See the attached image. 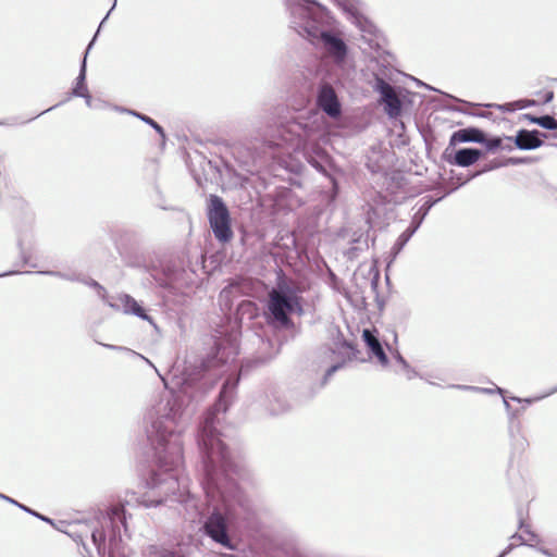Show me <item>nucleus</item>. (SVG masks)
I'll return each mask as SVG.
<instances>
[{
  "instance_id": "f257e3e1",
  "label": "nucleus",
  "mask_w": 557,
  "mask_h": 557,
  "mask_svg": "<svg viewBox=\"0 0 557 557\" xmlns=\"http://www.w3.org/2000/svg\"><path fill=\"white\" fill-rule=\"evenodd\" d=\"M238 381L239 376L224 382L219 400L207 413L198 436L203 468L201 485L207 505L212 507L203 530L212 541L227 549L235 548L228 525L237 520L247 519L252 511L250 499L239 490L234 480L237 466L231 459L228 449L216 429V412L226 411Z\"/></svg>"
},
{
  "instance_id": "f03ea898",
  "label": "nucleus",
  "mask_w": 557,
  "mask_h": 557,
  "mask_svg": "<svg viewBox=\"0 0 557 557\" xmlns=\"http://www.w3.org/2000/svg\"><path fill=\"white\" fill-rule=\"evenodd\" d=\"M187 416L185 399L173 393L162 395L145 413L147 441L159 461V471L147 484L158 495L172 496L183 508L185 518L194 521L203 513V506L180 482L177 472L183 461V444L177 428Z\"/></svg>"
},
{
  "instance_id": "7ed1b4c3",
  "label": "nucleus",
  "mask_w": 557,
  "mask_h": 557,
  "mask_svg": "<svg viewBox=\"0 0 557 557\" xmlns=\"http://www.w3.org/2000/svg\"><path fill=\"white\" fill-rule=\"evenodd\" d=\"M37 519L51 523L57 530L81 543L86 557H124L122 529L126 531V517L123 506H113L104 515L91 522L59 521L54 524L48 517L37 512Z\"/></svg>"
},
{
  "instance_id": "20e7f679",
  "label": "nucleus",
  "mask_w": 557,
  "mask_h": 557,
  "mask_svg": "<svg viewBox=\"0 0 557 557\" xmlns=\"http://www.w3.org/2000/svg\"><path fill=\"white\" fill-rule=\"evenodd\" d=\"M292 27L309 40H318L324 52L335 63H342L347 55L345 41L323 28L324 9L314 0H286Z\"/></svg>"
},
{
  "instance_id": "39448f33",
  "label": "nucleus",
  "mask_w": 557,
  "mask_h": 557,
  "mask_svg": "<svg viewBox=\"0 0 557 557\" xmlns=\"http://www.w3.org/2000/svg\"><path fill=\"white\" fill-rule=\"evenodd\" d=\"M267 320L276 327L288 329L293 325L290 314H301L299 288L288 278L280 276L275 287L268 294Z\"/></svg>"
},
{
  "instance_id": "423d86ee",
  "label": "nucleus",
  "mask_w": 557,
  "mask_h": 557,
  "mask_svg": "<svg viewBox=\"0 0 557 557\" xmlns=\"http://www.w3.org/2000/svg\"><path fill=\"white\" fill-rule=\"evenodd\" d=\"M238 354L236 341L233 338H221L214 344V351L206 359L195 360V362L187 361L185 367V381L194 383L200 380L203 374L211 369L226 363Z\"/></svg>"
},
{
  "instance_id": "0eeeda50",
  "label": "nucleus",
  "mask_w": 557,
  "mask_h": 557,
  "mask_svg": "<svg viewBox=\"0 0 557 557\" xmlns=\"http://www.w3.org/2000/svg\"><path fill=\"white\" fill-rule=\"evenodd\" d=\"M207 216L214 237L220 243H227L233 238L230 211L221 197L209 196Z\"/></svg>"
},
{
  "instance_id": "6e6552de",
  "label": "nucleus",
  "mask_w": 557,
  "mask_h": 557,
  "mask_svg": "<svg viewBox=\"0 0 557 557\" xmlns=\"http://www.w3.org/2000/svg\"><path fill=\"white\" fill-rule=\"evenodd\" d=\"M17 246L20 248L21 262H17L15 265L17 269L8 270L0 273V277H5L14 274H28L30 275V271L22 272L20 268L25 265H29L35 268V263H32V249H33V235L32 232L23 231L21 226H17Z\"/></svg>"
},
{
  "instance_id": "1a4fd4ad",
  "label": "nucleus",
  "mask_w": 557,
  "mask_h": 557,
  "mask_svg": "<svg viewBox=\"0 0 557 557\" xmlns=\"http://www.w3.org/2000/svg\"><path fill=\"white\" fill-rule=\"evenodd\" d=\"M373 88L381 96L380 100L384 104L385 113L389 117L399 116L403 104L393 86L382 77L376 76Z\"/></svg>"
},
{
  "instance_id": "9d476101",
  "label": "nucleus",
  "mask_w": 557,
  "mask_h": 557,
  "mask_svg": "<svg viewBox=\"0 0 557 557\" xmlns=\"http://www.w3.org/2000/svg\"><path fill=\"white\" fill-rule=\"evenodd\" d=\"M318 107L331 119H337L342 114V106L336 91L330 84H322L317 96Z\"/></svg>"
},
{
  "instance_id": "9b49d317",
  "label": "nucleus",
  "mask_w": 557,
  "mask_h": 557,
  "mask_svg": "<svg viewBox=\"0 0 557 557\" xmlns=\"http://www.w3.org/2000/svg\"><path fill=\"white\" fill-rule=\"evenodd\" d=\"M354 24L362 32H371V23L360 12L357 0H336Z\"/></svg>"
},
{
  "instance_id": "f8f14e48",
  "label": "nucleus",
  "mask_w": 557,
  "mask_h": 557,
  "mask_svg": "<svg viewBox=\"0 0 557 557\" xmlns=\"http://www.w3.org/2000/svg\"><path fill=\"white\" fill-rule=\"evenodd\" d=\"M542 136L545 137L546 135L537 129H521L515 137V144L521 150L536 149L543 145Z\"/></svg>"
},
{
  "instance_id": "ddd939ff",
  "label": "nucleus",
  "mask_w": 557,
  "mask_h": 557,
  "mask_svg": "<svg viewBox=\"0 0 557 557\" xmlns=\"http://www.w3.org/2000/svg\"><path fill=\"white\" fill-rule=\"evenodd\" d=\"M362 338L371 355L377 359V362L382 367H386L388 364V358L384 351V348L377 335L375 334V331H371L368 329L363 330Z\"/></svg>"
},
{
  "instance_id": "4468645a",
  "label": "nucleus",
  "mask_w": 557,
  "mask_h": 557,
  "mask_svg": "<svg viewBox=\"0 0 557 557\" xmlns=\"http://www.w3.org/2000/svg\"><path fill=\"white\" fill-rule=\"evenodd\" d=\"M264 406L272 416L285 413L290 409V405L285 396L276 389H272L265 394Z\"/></svg>"
},
{
  "instance_id": "2eb2a0df",
  "label": "nucleus",
  "mask_w": 557,
  "mask_h": 557,
  "mask_svg": "<svg viewBox=\"0 0 557 557\" xmlns=\"http://www.w3.org/2000/svg\"><path fill=\"white\" fill-rule=\"evenodd\" d=\"M484 143L485 136L484 133L478 128L468 127L462 128L455 132L450 137V144L454 145L456 143Z\"/></svg>"
},
{
  "instance_id": "dca6fc26",
  "label": "nucleus",
  "mask_w": 557,
  "mask_h": 557,
  "mask_svg": "<svg viewBox=\"0 0 557 557\" xmlns=\"http://www.w3.org/2000/svg\"><path fill=\"white\" fill-rule=\"evenodd\" d=\"M119 300L122 305L123 312L126 314H134L143 320H146L152 323V319L148 315L141 306L137 302L135 298L127 294H123L119 296Z\"/></svg>"
},
{
  "instance_id": "f3484780",
  "label": "nucleus",
  "mask_w": 557,
  "mask_h": 557,
  "mask_svg": "<svg viewBox=\"0 0 557 557\" xmlns=\"http://www.w3.org/2000/svg\"><path fill=\"white\" fill-rule=\"evenodd\" d=\"M481 154V150L476 148H461L455 152L454 163L463 168L470 166L480 159Z\"/></svg>"
},
{
  "instance_id": "a211bd4d",
  "label": "nucleus",
  "mask_w": 557,
  "mask_h": 557,
  "mask_svg": "<svg viewBox=\"0 0 557 557\" xmlns=\"http://www.w3.org/2000/svg\"><path fill=\"white\" fill-rule=\"evenodd\" d=\"M97 36V34L95 35ZM96 38V37H94ZM95 39H92L90 41V44L88 45L87 49H86V52H85V57L82 61V65H81V70H79V74L78 76L76 77V84L73 88V91L72 94L76 97H79V96H87V92H88V88H87V85H86V58H87V54L94 44Z\"/></svg>"
},
{
  "instance_id": "6ab92c4d",
  "label": "nucleus",
  "mask_w": 557,
  "mask_h": 557,
  "mask_svg": "<svg viewBox=\"0 0 557 557\" xmlns=\"http://www.w3.org/2000/svg\"><path fill=\"white\" fill-rule=\"evenodd\" d=\"M145 557H184L180 550L165 547V546H159V545H151L147 548L145 553Z\"/></svg>"
},
{
  "instance_id": "aec40b11",
  "label": "nucleus",
  "mask_w": 557,
  "mask_h": 557,
  "mask_svg": "<svg viewBox=\"0 0 557 557\" xmlns=\"http://www.w3.org/2000/svg\"><path fill=\"white\" fill-rule=\"evenodd\" d=\"M418 225H410L407 230H405L399 237L397 238L396 243L394 244L392 251L394 256H397L406 246V244L409 242V239L412 237V235L417 232Z\"/></svg>"
},
{
  "instance_id": "412c9836",
  "label": "nucleus",
  "mask_w": 557,
  "mask_h": 557,
  "mask_svg": "<svg viewBox=\"0 0 557 557\" xmlns=\"http://www.w3.org/2000/svg\"><path fill=\"white\" fill-rule=\"evenodd\" d=\"M451 387L462 389V391H472V392H476V393H485V394L498 393L500 395L504 394V389L498 386H495V388H484V387L458 384V385H451Z\"/></svg>"
},
{
  "instance_id": "4be33fe9",
  "label": "nucleus",
  "mask_w": 557,
  "mask_h": 557,
  "mask_svg": "<svg viewBox=\"0 0 557 557\" xmlns=\"http://www.w3.org/2000/svg\"><path fill=\"white\" fill-rule=\"evenodd\" d=\"M131 114L137 116L139 120H141L143 122L147 123L148 125H150L151 127H153L156 129V132L162 137L164 138L165 137V134H164V131L163 128L154 121L152 120L151 117L145 115V114H141V113H137V112H134V111H128Z\"/></svg>"
},
{
  "instance_id": "5701e85b",
  "label": "nucleus",
  "mask_w": 557,
  "mask_h": 557,
  "mask_svg": "<svg viewBox=\"0 0 557 557\" xmlns=\"http://www.w3.org/2000/svg\"><path fill=\"white\" fill-rule=\"evenodd\" d=\"M0 499L4 500V502H7V503H9L11 505H14L17 508H20L21 510H23V511L27 512L28 515L35 517V509L34 508L28 507V506L17 502L16 499H14V498H12V497H10V496L1 493V492H0Z\"/></svg>"
},
{
  "instance_id": "b1692460",
  "label": "nucleus",
  "mask_w": 557,
  "mask_h": 557,
  "mask_svg": "<svg viewBox=\"0 0 557 557\" xmlns=\"http://www.w3.org/2000/svg\"><path fill=\"white\" fill-rule=\"evenodd\" d=\"M536 124L546 129H557V121L552 115L539 116Z\"/></svg>"
},
{
  "instance_id": "393cba45",
  "label": "nucleus",
  "mask_w": 557,
  "mask_h": 557,
  "mask_svg": "<svg viewBox=\"0 0 557 557\" xmlns=\"http://www.w3.org/2000/svg\"><path fill=\"white\" fill-rule=\"evenodd\" d=\"M519 528L522 529L524 531V533L528 535V539H525V541H527L525 545L533 546V543L539 542V536L534 532H532L529 529V527L523 523L522 520H520Z\"/></svg>"
},
{
  "instance_id": "a878e982",
  "label": "nucleus",
  "mask_w": 557,
  "mask_h": 557,
  "mask_svg": "<svg viewBox=\"0 0 557 557\" xmlns=\"http://www.w3.org/2000/svg\"><path fill=\"white\" fill-rule=\"evenodd\" d=\"M84 282L96 289L97 292V295L102 299V300H106V297H107V292L104 289L103 286H101L97 281L95 280H91V278H88V280H84Z\"/></svg>"
},
{
  "instance_id": "bb28decb",
  "label": "nucleus",
  "mask_w": 557,
  "mask_h": 557,
  "mask_svg": "<svg viewBox=\"0 0 557 557\" xmlns=\"http://www.w3.org/2000/svg\"><path fill=\"white\" fill-rule=\"evenodd\" d=\"M536 104V101L535 100H530V99H521V100H517L512 103H508L507 106H511L512 109H524V108H528V107H532V106H535Z\"/></svg>"
},
{
  "instance_id": "cd10ccee",
  "label": "nucleus",
  "mask_w": 557,
  "mask_h": 557,
  "mask_svg": "<svg viewBox=\"0 0 557 557\" xmlns=\"http://www.w3.org/2000/svg\"><path fill=\"white\" fill-rule=\"evenodd\" d=\"M341 367H342V363H336V364L331 366V367L326 370V372H325V374H324V377H323V381H322V383H321V386H320V387L324 386V385L326 384V382L329 381V379H330V377H331V376H332V375H333V374H334V373H335V372H336Z\"/></svg>"
},
{
  "instance_id": "c85d7f7f",
  "label": "nucleus",
  "mask_w": 557,
  "mask_h": 557,
  "mask_svg": "<svg viewBox=\"0 0 557 557\" xmlns=\"http://www.w3.org/2000/svg\"><path fill=\"white\" fill-rule=\"evenodd\" d=\"M485 146L488 150H494L502 145V139L499 137H494L488 140H485Z\"/></svg>"
},
{
  "instance_id": "c756f323",
  "label": "nucleus",
  "mask_w": 557,
  "mask_h": 557,
  "mask_svg": "<svg viewBox=\"0 0 557 557\" xmlns=\"http://www.w3.org/2000/svg\"><path fill=\"white\" fill-rule=\"evenodd\" d=\"M437 202V200L426 201L420 209L419 213H421V219L428 214L429 210Z\"/></svg>"
},
{
  "instance_id": "7c9ffc66",
  "label": "nucleus",
  "mask_w": 557,
  "mask_h": 557,
  "mask_svg": "<svg viewBox=\"0 0 557 557\" xmlns=\"http://www.w3.org/2000/svg\"><path fill=\"white\" fill-rule=\"evenodd\" d=\"M369 274L371 275V281H370L371 287L375 288L377 285L379 273L373 268H370Z\"/></svg>"
},
{
  "instance_id": "2f4dec72",
  "label": "nucleus",
  "mask_w": 557,
  "mask_h": 557,
  "mask_svg": "<svg viewBox=\"0 0 557 557\" xmlns=\"http://www.w3.org/2000/svg\"><path fill=\"white\" fill-rule=\"evenodd\" d=\"M394 358L398 363L403 366L404 369H409V363L398 351L395 352Z\"/></svg>"
},
{
  "instance_id": "473e14b6",
  "label": "nucleus",
  "mask_w": 557,
  "mask_h": 557,
  "mask_svg": "<svg viewBox=\"0 0 557 557\" xmlns=\"http://www.w3.org/2000/svg\"><path fill=\"white\" fill-rule=\"evenodd\" d=\"M11 201H12V207L20 209V210L24 209L25 201L22 198L13 197Z\"/></svg>"
},
{
  "instance_id": "72a5a7b5",
  "label": "nucleus",
  "mask_w": 557,
  "mask_h": 557,
  "mask_svg": "<svg viewBox=\"0 0 557 557\" xmlns=\"http://www.w3.org/2000/svg\"><path fill=\"white\" fill-rule=\"evenodd\" d=\"M525 161L523 158H508L504 165H518Z\"/></svg>"
},
{
  "instance_id": "f704fd0d",
  "label": "nucleus",
  "mask_w": 557,
  "mask_h": 557,
  "mask_svg": "<svg viewBox=\"0 0 557 557\" xmlns=\"http://www.w3.org/2000/svg\"><path fill=\"white\" fill-rule=\"evenodd\" d=\"M163 502L162 498H159V499H145L143 500L141 503L146 506V507H151V506H158L160 505L161 503Z\"/></svg>"
},
{
  "instance_id": "c9c22d12",
  "label": "nucleus",
  "mask_w": 557,
  "mask_h": 557,
  "mask_svg": "<svg viewBox=\"0 0 557 557\" xmlns=\"http://www.w3.org/2000/svg\"><path fill=\"white\" fill-rule=\"evenodd\" d=\"M544 396L542 397H537V398H520V397H511L512 400L515 401H518V403H524V404H532L534 400H537V399H542Z\"/></svg>"
},
{
  "instance_id": "e433bc0d",
  "label": "nucleus",
  "mask_w": 557,
  "mask_h": 557,
  "mask_svg": "<svg viewBox=\"0 0 557 557\" xmlns=\"http://www.w3.org/2000/svg\"><path fill=\"white\" fill-rule=\"evenodd\" d=\"M503 403H504L505 409L508 412L510 419L515 418L517 416V411L510 410L511 407H510L509 401L506 398H503Z\"/></svg>"
},
{
  "instance_id": "4c0bfd02",
  "label": "nucleus",
  "mask_w": 557,
  "mask_h": 557,
  "mask_svg": "<svg viewBox=\"0 0 557 557\" xmlns=\"http://www.w3.org/2000/svg\"><path fill=\"white\" fill-rule=\"evenodd\" d=\"M516 544L515 543H510L504 550L503 553L498 556V557H505L507 554H509L513 548H515Z\"/></svg>"
},
{
  "instance_id": "58836bf2",
  "label": "nucleus",
  "mask_w": 557,
  "mask_h": 557,
  "mask_svg": "<svg viewBox=\"0 0 557 557\" xmlns=\"http://www.w3.org/2000/svg\"><path fill=\"white\" fill-rule=\"evenodd\" d=\"M510 539H511L512 541H519V542H520V544H523V545H524V544H527L525 539H524L521 534L516 533V534H513Z\"/></svg>"
},
{
  "instance_id": "ea45409f",
  "label": "nucleus",
  "mask_w": 557,
  "mask_h": 557,
  "mask_svg": "<svg viewBox=\"0 0 557 557\" xmlns=\"http://www.w3.org/2000/svg\"><path fill=\"white\" fill-rule=\"evenodd\" d=\"M539 550H540L543 555H545V556H547V557H556V554H554L553 552H550L549 549H546V548H544V547H540V548H539Z\"/></svg>"
},
{
  "instance_id": "a19ab883",
  "label": "nucleus",
  "mask_w": 557,
  "mask_h": 557,
  "mask_svg": "<svg viewBox=\"0 0 557 557\" xmlns=\"http://www.w3.org/2000/svg\"><path fill=\"white\" fill-rule=\"evenodd\" d=\"M116 5V0H113V4L111 7V10L108 12V14L106 15V17L101 21L100 25H99V28H98V32L97 34L99 33V29L101 28V26L103 25V23L106 22V20L108 18L110 12L115 8Z\"/></svg>"
},
{
  "instance_id": "79ce46f5",
  "label": "nucleus",
  "mask_w": 557,
  "mask_h": 557,
  "mask_svg": "<svg viewBox=\"0 0 557 557\" xmlns=\"http://www.w3.org/2000/svg\"><path fill=\"white\" fill-rule=\"evenodd\" d=\"M554 99V92L550 90V91H547L545 94V97H544V102L545 103H548L550 102L552 100Z\"/></svg>"
},
{
  "instance_id": "37998d69",
  "label": "nucleus",
  "mask_w": 557,
  "mask_h": 557,
  "mask_svg": "<svg viewBox=\"0 0 557 557\" xmlns=\"http://www.w3.org/2000/svg\"><path fill=\"white\" fill-rule=\"evenodd\" d=\"M524 117L534 124H536V121H539V116H533L531 114H525Z\"/></svg>"
},
{
  "instance_id": "c03bdc74",
  "label": "nucleus",
  "mask_w": 557,
  "mask_h": 557,
  "mask_svg": "<svg viewBox=\"0 0 557 557\" xmlns=\"http://www.w3.org/2000/svg\"><path fill=\"white\" fill-rule=\"evenodd\" d=\"M83 98H85V101H86V104L87 107H91V96L89 94V91L87 92V96H82Z\"/></svg>"
},
{
  "instance_id": "a18cd8bd",
  "label": "nucleus",
  "mask_w": 557,
  "mask_h": 557,
  "mask_svg": "<svg viewBox=\"0 0 557 557\" xmlns=\"http://www.w3.org/2000/svg\"><path fill=\"white\" fill-rule=\"evenodd\" d=\"M408 371V379H412V376H416L417 375V372L414 370H412L410 367L409 369H406Z\"/></svg>"
},
{
  "instance_id": "49530a36",
  "label": "nucleus",
  "mask_w": 557,
  "mask_h": 557,
  "mask_svg": "<svg viewBox=\"0 0 557 557\" xmlns=\"http://www.w3.org/2000/svg\"><path fill=\"white\" fill-rule=\"evenodd\" d=\"M107 348H110V349H115V350H121L123 349V347H120V346H114V345H104Z\"/></svg>"
},
{
  "instance_id": "de8ad7c7",
  "label": "nucleus",
  "mask_w": 557,
  "mask_h": 557,
  "mask_svg": "<svg viewBox=\"0 0 557 557\" xmlns=\"http://www.w3.org/2000/svg\"><path fill=\"white\" fill-rule=\"evenodd\" d=\"M423 219H419V220H416V218L413 219L411 225H418V227L420 226L421 222H422Z\"/></svg>"
},
{
  "instance_id": "09e8293b",
  "label": "nucleus",
  "mask_w": 557,
  "mask_h": 557,
  "mask_svg": "<svg viewBox=\"0 0 557 557\" xmlns=\"http://www.w3.org/2000/svg\"><path fill=\"white\" fill-rule=\"evenodd\" d=\"M484 172H486V169H483V170H481V171H478V173H474V175H473V176H478V174H481V173H484Z\"/></svg>"
},
{
  "instance_id": "8fccbe9b",
  "label": "nucleus",
  "mask_w": 557,
  "mask_h": 557,
  "mask_svg": "<svg viewBox=\"0 0 557 557\" xmlns=\"http://www.w3.org/2000/svg\"><path fill=\"white\" fill-rule=\"evenodd\" d=\"M484 172H486V169H483V170H481V171H478V173H474V175H473V176H478V174H481V173H484Z\"/></svg>"
},
{
  "instance_id": "3c124183",
  "label": "nucleus",
  "mask_w": 557,
  "mask_h": 557,
  "mask_svg": "<svg viewBox=\"0 0 557 557\" xmlns=\"http://www.w3.org/2000/svg\"><path fill=\"white\" fill-rule=\"evenodd\" d=\"M484 172H486V169H483V170H481V171H478V173H474V175H473V176H478V174H481V173H484Z\"/></svg>"
},
{
  "instance_id": "603ef678",
  "label": "nucleus",
  "mask_w": 557,
  "mask_h": 557,
  "mask_svg": "<svg viewBox=\"0 0 557 557\" xmlns=\"http://www.w3.org/2000/svg\"><path fill=\"white\" fill-rule=\"evenodd\" d=\"M484 172H486V169H483V170H481V171H478V173H474V175H473V176H478V174H481V173H484Z\"/></svg>"
},
{
  "instance_id": "864d4df0",
  "label": "nucleus",
  "mask_w": 557,
  "mask_h": 557,
  "mask_svg": "<svg viewBox=\"0 0 557 557\" xmlns=\"http://www.w3.org/2000/svg\"><path fill=\"white\" fill-rule=\"evenodd\" d=\"M555 392H557V387H556V388H554L552 392H549L547 395H550V394H553V393H555Z\"/></svg>"
},
{
  "instance_id": "5fc2aeb1",
  "label": "nucleus",
  "mask_w": 557,
  "mask_h": 557,
  "mask_svg": "<svg viewBox=\"0 0 557 557\" xmlns=\"http://www.w3.org/2000/svg\"><path fill=\"white\" fill-rule=\"evenodd\" d=\"M313 395H314V392H311V393L308 395V398L313 397Z\"/></svg>"
},
{
  "instance_id": "6e6d98bb",
  "label": "nucleus",
  "mask_w": 557,
  "mask_h": 557,
  "mask_svg": "<svg viewBox=\"0 0 557 557\" xmlns=\"http://www.w3.org/2000/svg\"><path fill=\"white\" fill-rule=\"evenodd\" d=\"M108 305H109L110 307H112V308H114V307H115V305H114V304H112V302H108Z\"/></svg>"
},
{
  "instance_id": "4d7b16f0",
  "label": "nucleus",
  "mask_w": 557,
  "mask_h": 557,
  "mask_svg": "<svg viewBox=\"0 0 557 557\" xmlns=\"http://www.w3.org/2000/svg\"><path fill=\"white\" fill-rule=\"evenodd\" d=\"M8 124L7 122H3V121H0V125H5Z\"/></svg>"
},
{
  "instance_id": "13d9d810",
  "label": "nucleus",
  "mask_w": 557,
  "mask_h": 557,
  "mask_svg": "<svg viewBox=\"0 0 557 557\" xmlns=\"http://www.w3.org/2000/svg\"><path fill=\"white\" fill-rule=\"evenodd\" d=\"M556 557H557V554H556Z\"/></svg>"
}]
</instances>
